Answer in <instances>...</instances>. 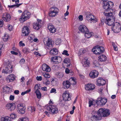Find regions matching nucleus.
Returning <instances> with one entry per match:
<instances>
[{
	"label": "nucleus",
	"instance_id": "obj_24",
	"mask_svg": "<svg viewBox=\"0 0 121 121\" xmlns=\"http://www.w3.org/2000/svg\"><path fill=\"white\" fill-rule=\"evenodd\" d=\"M42 67V70L44 71L49 72L51 71V69L49 66L45 64H43Z\"/></svg>",
	"mask_w": 121,
	"mask_h": 121
},
{
	"label": "nucleus",
	"instance_id": "obj_44",
	"mask_svg": "<svg viewBox=\"0 0 121 121\" xmlns=\"http://www.w3.org/2000/svg\"><path fill=\"white\" fill-rule=\"evenodd\" d=\"M19 121H29V120L27 117H23L20 118Z\"/></svg>",
	"mask_w": 121,
	"mask_h": 121
},
{
	"label": "nucleus",
	"instance_id": "obj_35",
	"mask_svg": "<svg viewBox=\"0 0 121 121\" xmlns=\"http://www.w3.org/2000/svg\"><path fill=\"white\" fill-rule=\"evenodd\" d=\"M69 80L70 82V83L74 85L76 83V79L73 77H71L69 79Z\"/></svg>",
	"mask_w": 121,
	"mask_h": 121
},
{
	"label": "nucleus",
	"instance_id": "obj_63",
	"mask_svg": "<svg viewBox=\"0 0 121 121\" xmlns=\"http://www.w3.org/2000/svg\"><path fill=\"white\" fill-rule=\"evenodd\" d=\"M58 76L59 78H61L63 77V74L62 73H60L58 74Z\"/></svg>",
	"mask_w": 121,
	"mask_h": 121
},
{
	"label": "nucleus",
	"instance_id": "obj_61",
	"mask_svg": "<svg viewBox=\"0 0 121 121\" xmlns=\"http://www.w3.org/2000/svg\"><path fill=\"white\" fill-rule=\"evenodd\" d=\"M41 90L43 91H47V89L46 87H42L41 88Z\"/></svg>",
	"mask_w": 121,
	"mask_h": 121
},
{
	"label": "nucleus",
	"instance_id": "obj_15",
	"mask_svg": "<svg viewBox=\"0 0 121 121\" xmlns=\"http://www.w3.org/2000/svg\"><path fill=\"white\" fill-rule=\"evenodd\" d=\"M107 102V99L101 97H99L96 101L97 104L99 105H104Z\"/></svg>",
	"mask_w": 121,
	"mask_h": 121
},
{
	"label": "nucleus",
	"instance_id": "obj_40",
	"mask_svg": "<svg viewBox=\"0 0 121 121\" xmlns=\"http://www.w3.org/2000/svg\"><path fill=\"white\" fill-rule=\"evenodd\" d=\"M42 75L44 77L46 78H49L50 77V75L48 73L43 72L42 73Z\"/></svg>",
	"mask_w": 121,
	"mask_h": 121
},
{
	"label": "nucleus",
	"instance_id": "obj_1",
	"mask_svg": "<svg viewBox=\"0 0 121 121\" xmlns=\"http://www.w3.org/2000/svg\"><path fill=\"white\" fill-rule=\"evenodd\" d=\"M116 11H114V13H104V14L106 16L105 23L108 25L111 26L114 22V16Z\"/></svg>",
	"mask_w": 121,
	"mask_h": 121
},
{
	"label": "nucleus",
	"instance_id": "obj_43",
	"mask_svg": "<svg viewBox=\"0 0 121 121\" xmlns=\"http://www.w3.org/2000/svg\"><path fill=\"white\" fill-rule=\"evenodd\" d=\"M9 35L7 34H5L3 37V39L4 41H6L8 39Z\"/></svg>",
	"mask_w": 121,
	"mask_h": 121
},
{
	"label": "nucleus",
	"instance_id": "obj_54",
	"mask_svg": "<svg viewBox=\"0 0 121 121\" xmlns=\"http://www.w3.org/2000/svg\"><path fill=\"white\" fill-rule=\"evenodd\" d=\"M56 89L54 88H52L50 91L51 93H54L55 94L56 93Z\"/></svg>",
	"mask_w": 121,
	"mask_h": 121
},
{
	"label": "nucleus",
	"instance_id": "obj_50",
	"mask_svg": "<svg viewBox=\"0 0 121 121\" xmlns=\"http://www.w3.org/2000/svg\"><path fill=\"white\" fill-rule=\"evenodd\" d=\"M103 88L101 87L99 89L98 92L99 94L101 95L103 93Z\"/></svg>",
	"mask_w": 121,
	"mask_h": 121
},
{
	"label": "nucleus",
	"instance_id": "obj_62",
	"mask_svg": "<svg viewBox=\"0 0 121 121\" xmlns=\"http://www.w3.org/2000/svg\"><path fill=\"white\" fill-rule=\"evenodd\" d=\"M25 60L24 59H22L20 61V63L21 64H22L24 63Z\"/></svg>",
	"mask_w": 121,
	"mask_h": 121
},
{
	"label": "nucleus",
	"instance_id": "obj_52",
	"mask_svg": "<svg viewBox=\"0 0 121 121\" xmlns=\"http://www.w3.org/2000/svg\"><path fill=\"white\" fill-rule=\"evenodd\" d=\"M94 101L92 100H90L89 101V107H91L92 105H93Z\"/></svg>",
	"mask_w": 121,
	"mask_h": 121
},
{
	"label": "nucleus",
	"instance_id": "obj_5",
	"mask_svg": "<svg viewBox=\"0 0 121 121\" xmlns=\"http://www.w3.org/2000/svg\"><path fill=\"white\" fill-rule=\"evenodd\" d=\"M30 13L27 11H25L22 13L19 21L21 22H23L27 19L30 18Z\"/></svg>",
	"mask_w": 121,
	"mask_h": 121
},
{
	"label": "nucleus",
	"instance_id": "obj_60",
	"mask_svg": "<svg viewBox=\"0 0 121 121\" xmlns=\"http://www.w3.org/2000/svg\"><path fill=\"white\" fill-rule=\"evenodd\" d=\"M3 20H0V27H2L3 25Z\"/></svg>",
	"mask_w": 121,
	"mask_h": 121
},
{
	"label": "nucleus",
	"instance_id": "obj_23",
	"mask_svg": "<svg viewBox=\"0 0 121 121\" xmlns=\"http://www.w3.org/2000/svg\"><path fill=\"white\" fill-rule=\"evenodd\" d=\"M106 83V81L104 79L100 78L98 79L97 80V85L99 86L103 85Z\"/></svg>",
	"mask_w": 121,
	"mask_h": 121
},
{
	"label": "nucleus",
	"instance_id": "obj_28",
	"mask_svg": "<svg viewBox=\"0 0 121 121\" xmlns=\"http://www.w3.org/2000/svg\"><path fill=\"white\" fill-rule=\"evenodd\" d=\"M84 33L85 37L88 38H90L94 35V33L93 32H89L88 29Z\"/></svg>",
	"mask_w": 121,
	"mask_h": 121
},
{
	"label": "nucleus",
	"instance_id": "obj_9",
	"mask_svg": "<svg viewBox=\"0 0 121 121\" xmlns=\"http://www.w3.org/2000/svg\"><path fill=\"white\" fill-rule=\"evenodd\" d=\"M121 27V25L119 23L116 22L112 26V30L114 32H117L120 30Z\"/></svg>",
	"mask_w": 121,
	"mask_h": 121
},
{
	"label": "nucleus",
	"instance_id": "obj_42",
	"mask_svg": "<svg viewBox=\"0 0 121 121\" xmlns=\"http://www.w3.org/2000/svg\"><path fill=\"white\" fill-rule=\"evenodd\" d=\"M22 52L24 53L27 54L29 52V49L28 48H25L22 50Z\"/></svg>",
	"mask_w": 121,
	"mask_h": 121
},
{
	"label": "nucleus",
	"instance_id": "obj_64",
	"mask_svg": "<svg viewBox=\"0 0 121 121\" xmlns=\"http://www.w3.org/2000/svg\"><path fill=\"white\" fill-rule=\"evenodd\" d=\"M33 41L34 42H38V40L37 38L36 37H35V38H34V39H33Z\"/></svg>",
	"mask_w": 121,
	"mask_h": 121
},
{
	"label": "nucleus",
	"instance_id": "obj_29",
	"mask_svg": "<svg viewBox=\"0 0 121 121\" xmlns=\"http://www.w3.org/2000/svg\"><path fill=\"white\" fill-rule=\"evenodd\" d=\"M107 59L106 56L104 55H102L99 56L98 57V60L100 62H104Z\"/></svg>",
	"mask_w": 121,
	"mask_h": 121
},
{
	"label": "nucleus",
	"instance_id": "obj_32",
	"mask_svg": "<svg viewBox=\"0 0 121 121\" xmlns=\"http://www.w3.org/2000/svg\"><path fill=\"white\" fill-rule=\"evenodd\" d=\"M0 121H11V119L9 117L6 116L1 117Z\"/></svg>",
	"mask_w": 121,
	"mask_h": 121
},
{
	"label": "nucleus",
	"instance_id": "obj_18",
	"mask_svg": "<svg viewBox=\"0 0 121 121\" xmlns=\"http://www.w3.org/2000/svg\"><path fill=\"white\" fill-rule=\"evenodd\" d=\"M41 20L40 19H37V22L34 23L33 25V28L36 30L39 29L41 27Z\"/></svg>",
	"mask_w": 121,
	"mask_h": 121
},
{
	"label": "nucleus",
	"instance_id": "obj_19",
	"mask_svg": "<svg viewBox=\"0 0 121 121\" xmlns=\"http://www.w3.org/2000/svg\"><path fill=\"white\" fill-rule=\"evenodd\" d=\"M29 32L28 27L26 26H24L22 30V36H27L28 35Z\"/></svg>",
	"mask_w": 121,
	"mask_h": 121
},
{
	"label": "nucleus",
	"instance_id": "obj_49",
	"mask_svg": "<svg viewBox=\"0 0 121 121\" xmlns=\"http://www.w3.org/2000/svg\"><path fill=\"white\" fill-rule=\"evenodd\" d=\"M61 40L59 39H57L56 41V44L57 45L60 44L61 43Z\"/></svg>",
	"mask_w": 121,
	"mask_h": 121
},
{
	"label": "nucleus",
	"instance_id": "obj_47",
	"mask_svg": "<svg viewBox=\"0 0 121 121\" xmlns=\"http://www.w3.org/2000/svg\"><path fill=\"white\" fill-rule=\"evenodd\" d=\"M94 64L95 66V67H98L99 65V62L97 61L96 60L94 61Z\"/></svg>",
	"mask_w": 121,
	"mask_h": 121
},
{
	"label": "nucleus",
	"instance_id": "obj_56",
	"mask_svg": "<svg viewBox=\"0 0 121 121\" xmlns=\"http://www.w3.org/2000/svg\"><path fill=\"white\" fill-rule=\"evenodd\" d=\"M9 100H13L14 99V95H11L9 97Z\"/></svg>",
	"mask_w": 121,
	"mask_h": 121
},
{
	"label": "nucleus",
	"instance_id": "obj_13",
	"mask_svg": "<svg viewBox=\"0 0 121 121\" xmlns=\"http://www.w3.org/2000/svg\"><path fill=\"white\" fill-rule=\"evenodd\" d=\"M95 86L93 84L88 83L85 86L86 90L89 92H91L95 90Z\"/></svg>",
	"mask_w": 121,
	"mask_h": 121
},
{
	"label": "nucleus",
	"instance_id": "obj_53",
	"mask_svg": "<svg viewBox=\"0 0 121 121\" xmlns=\"http://www.w3.org/2000/svg\"><path fill=\"white\" fill-rule=\"evenodd\" d=\"M19 46L20 47H23L25 46V44L23 43L22 41H21L19 43Z\"/></svg>",
	"mask_w": 121,
	"mask_h": 121
},
{
	"label": "nucleus",
	"instance_id": "obj_6",
	"mask_svg": "<svg viewBox=\"0 0 121 121\" xmlns=\"http://www.w3.org/2000/svg\"><path fill=\"white\" fill-rule=\"evenodd\" d=\"M47 110L52 114L57 113L58 111L57 107L55 105H48L47 107Z\"/></svg>",
	"mask_w": 121,
	"mask_h": 121
},
{
	"label": "nucleus",
	"instance_id": "obj_17",
	"mask_svg": "<svg viewBox=\"0 0 121 121\" xmlns=\"http://www.w3.org/2000/svg\"><path fill=\"white\" fill-rule=\"evenodd\" d=\"M16 107L15 104L14 103H13L8 104L5 106V108L11 111L14 110Z\"/></svg>",
	"mask_w": 121,
	"mask_h": 121
},
{
	"label": "nucleus",
	"instance_id": "obj_21",
	"mask_svg": "<svg viewBox=\"0 0 121 121\" xmlns=\"http://www.w3.org/2000/svg\"><path fill=\"white\" fill-rule=\"evenodd\" d=\"M16 76L13 74H11L7 76L6 78L7 81L8 82H13L15 80Z\"/></svg>",
	"mask_w": 121,
	"mask_h": 121
},
{
	"label": "nucleus",
	"instance_id": "obj_3",
	"mask_svg": "<svg viewBox=\"0 0 121 121\" xmlns=\"http://www.w3.org/2000/svg\"><path fill=\"white\" fill-rule=\"evenodd\" d=\"M97 113L99 116L101 117H105L110 115V111L108 109L101 108L97 112Z\"/></svg>",
	"mask_w": 121,
	"mask_h": 121
},
{
	"label": "nucleus",
	"instance_id": "obj_4",
	"mask_svg": "<svg viewBox=\"0 0 121 121\" xmlns=\"http://www.w3.org/2000/svg\"><path fill=\"white\" fill-rule=\"evenodd\" d=\"M86 19L88 22L91 23H95L98 21L97 17L89 13L86 14Z\"/></svg>",
	"mask_w": 121,
	"mask_h": 121
},
{
	"label": "nucleus",
	"instance_id": "obj_20",
	"mask_svg": "<svg viewBox=\"0 0 121 121\" xmlns=\"http://www.w3.org/2000/svg\"><path fill=\"white\" fill-rule=\"evenodd\" d=\"M98 72L96 70H94L91 71L90 73L89 76L92 78H97L99 75Z\"/></svg>",
	"mask_w": 121,
	"mask_h": 121
},
{
	"label": "nucleus",
	"instance_id": "obj_26",
	"mask_svg": "<svg viewBox=\"0 0 121 121\" xmlns=\"http://www.w3.org/2000/svg\"><path fill=\"white\" fill-rule=\"evenodd\" d=\"M79 29L80 31L83 33H85L88 30L86 26L84 25H80Z\"/></svg>",
	"mask_w": 121,
	"mask_h": 121
},
{
	"label": "nucleus",
	"instance_id": "obj_39",
	"mask_svg": "<svg viewBox=\"0 0 121 121\" xmlns=\"http://www.w3.org/2000/svg\"><path fill=\"white\" fill-rule=\"evenodd\" d=\"M86 51L85 49H81L79 50L78 54L79 55H81L86 53Z\"/></svg>",
	"mask_w": 121,
	"mask_h": 121
},
{
	"label": "nucleus",
	"instance_id": "obj_45",
	"mask_svg": "<svg viewBox=\"0 0 121 121\" xmlns=\"http://www.w3.org/2000/svg\"><path fill=\"white\" fill-rule=\"evenodd\" d=\"M21 4H15L11 5H9L8 6V7L9 8H13L14 7H19Z\"/></svg>",
	"mask_w": 121,
	"mask_h": 121
},
{
	"label": "nucleus",
	"instance_id": "obj_16",
	"mask_svg": "<svg viewBox=\"0 0 121 121\" xmlns=\"http://www.w3.org/2000/svg\"><path fill=\"white\" fill-rule=\"evenodd\" d=\"M51 59V61L55 64L60 63L62 60V58L58 56L52 57Z\"/></svg>",
	"mask_w": 121,
	"mask_h": 121
},
{
	"label": "nucleus",
	"instance_id": "obj_27",
	"mask_svg": "<svg viewBox=\"0 0 121 121\" xmlns=\"http://www.w3.org/2000/svg\"><path fill=\"white\" fill-rule=\"evenodd\" d=\"M63 86L64 89L69 88L70 86V83L68 81H66L63 82Z\"/></svg>",
	"mask_w": 121,
	"mask_h": 121
},
{
	"label": "nucleus",
	"instance_id": "obj_10",
	"mask_svg": "<svg viewBox=\"0 0 121 121\" xmlns=\"http://www.w3.org/2000/svg\"><path fill=\"white\" fill-rule=\"evenodd\" d=\"M59 10L56 8H53L51 9V10L49 12L50 16L53 17L56 16L58 14Z\"/></svg>",
	"mask_w": 121,
	"mask_h": 121
},
{
	"label": "nucleus",
	"instance_id": "obj_59",
	"mask_svg": "<svg viewBox=\"0 0 121 121\" xmlns=\"http://www.w3.org/2000/svg\"><path fill=\"white\" fill-rule=\"evenodd\" d=\"M4 88L5 89H7V91H9L10 90V88L6 86H4Z\"/></svg>",
	"mask_w": 121,
	"mask_h": 121
},
{
	"label": "nucleus",
	"instance_id": "obj_30",
	"mask_svg": "<svg viewBox=\"0 0 121 121\" xmlns=\"http://www.w3.org/2000/svg\"><path fill=\"white\" fill-rule=\"evenodd\" d=\"M48 28L49 30L52 33H54L56 31V29L53 25H49L48 26Z\"/></svg>",
	"mask_w": 121,
	"mask_h": 121
},
{
	"label": "nucleus",
	"instance_id": "obj_34",
	"mask_svg": "<svg viewBox=\"0 0 121 121\" xmlns=\"http://www.w3.org/2000/svg\"><path fill=\"white\" fill-rule=\"evenodd\" d=\"M37 97L38 99H40L41 97V94L39 90L37 89L35 91Z\"/></svg>",
	"mask_w": 121,
	"mask_h": 121
},
{
	"label": "nucleus",
	"instance_id": "obj_41",
	"mask_svg": "<svg viewBox=\"0 0 121 121\" xmlns=\"http://www.w3.org/2000/svg\"><path fill=\"white\" fill-rule=\"evenodd\" d=\"M70 60L68 58H66L64 60V63L67 64L69 63V65H68V66H70Z\"/></svg>",
	"mask_w": 121,
	"mask_h": 121
},
{
	"label": "nucleus",
	"instance_id": "obj_36",
	"mask_svg": "<svg viewBox=\"0 0 121 121\" xmlns=\"http://www.w3.org/2000/svg\"><path fill=\"white\" fill-rule=\"evenodd\" d=\"M52 84L53 86H56L58 83V81L57 79H52L51 81Z\"/></svg>",
	"mask_w": 121,
	"mask_h": 121
},
{
	"label": "nucleus",
	"instance_id": "obj_8",
	"mask_svg": "<svg viewBox=\"0 0 121 121\" xmlns=\"http://www.w3.org/2000/svg\"><path fill=\"white\" fill-rule=\"evenodd\" d=\"M104 48L101 46H96L94 47L92 49V51L93 53L96 55L103 53L104 51Z\"/></svg>",
	"mask_w": 121,
	"mask_h": 121
},
{
	"label": "nucleus",
	"instance_id": "obj_14",
	"mask_svg": "<svg viewBox=\"0 0 121 121\" xmlns=\"http://www.w3.org/2000/svg\"><path fill=\"white\" fill-rule=\"evenodd\" d=\"M82 64L83 67L84 68H88L90 66V61L88 60L87 57H85L82 60Z\"/></svg>",
	"mask_w": 121,
	"mask_h": 121
},
{
	"label": "nucleus",
	"instance_id": "obj_11",
	"mask_svg": "<svg viewBox=\"0 0 121 121\" xmlns=\"http://www.w3.org/2000/svg\"><path fill=\"white\" fill-rule=\"evenodd\" d=\"M25 108L22 104H19L17 106V111L19 114H23L25 112Z\"/></svg>",
	"mask_w": 121,
	"mask_h": 121
},
{
	"label": "nucleus",
	"instance_id": "obj_38",
	"mask_svg": "<svg viewBox=\"0 0 121 121\" xmlns=\"http://www.w3.org/2000/svg\"><path fill=\"white\" fill-rule=\"evenodd\" d=\"M10 117L11 119H15L17 117V115L16 114L13 113L10 115Z\"/></svg>",
	"mask_w": 121,
	"mask_h": 121
},
{
	"label": "nucleus",
	"instance_id": "obj_31",
	"mask_svg": "<svg viewBox=\"0 0 121 121\" xmlns=\"http://www.w3.org/2000/svg\"><path fill=\"white\" fill-rule=\"evenodd\" d=\"M58 51L57 49L54 48L50 51V54L51 55H56L57 54Z\"/></svg>",
	"mask_w": 121,
	"mask_h": 121
},
{
	"label": "nucleus",
	"instance_id": "obj_46",
	"mask_svg": "<svg viewBox=\"0 0 121 121\" xmlns=\"http://www.w3.org/2000/svg\"><path fill=\"white\" fill-rule=\"evenodd\" d=\"M7 27L8 30L10 31L12 30L13 29V26L10 24H8V25Z\"/></svg>",
	"mask_w": 121,
	"mask_h": 121
},
{
	"label": "nucleus",
	"instance_id": "obj_12",
	"mask_svg": "<svg viewBox=\"0 0 121 121\" xmlns=\"http://www.w3.org/2000/svg\"><path fill=\"white\" fill-rule=\"evenodd\" d=\"M64 100L69 101L71 99V95L68 91H65L64 92L62 95Z\"/></svg>",
	"mask_w": 121,
	"mask_h": 121
},
{
	"label": "nucleus",
	"instance_id": "obj_58",
	"mask_svg": "<svg viewBox=\"0 0 121 121\" xmlns=\"http://www.w3.org/2000/svg\"><path fill=\"white\" fill-rule=\"evenodd\" d=\"M44 113L48 117H49L50 116V112H48L47 111H45L44 112Z\"/></svg>",
	"mask_w": 121,
	"mask_h": 121
},
{
	"label": "nucleus",
	"instance_id": "obj_7",
	"mask_svg": "<svg viewBox=\"0 0 121 121\" xmlns=\"http://www.w3.org/2000/svg\"><path fill=\"white\" fill-rule=\"evenodd\" d=\"M6 65L5 69H3L2 72L6 73H11L13 70V66L11 65V62L8 61L7 62Z\"/></svg>",
	"mask_w": 121,
	"mask_h": 121
},
{
	"label": "nucleus",
	"instance_id": "obj_51",
	"mask_svg": "<svg viewBox=\"0 0 121 121\" xmlns=\"http://www.w3.org/2000/svg\"><path fill=\"white\" fill-rule=\"evenodd\" d=\"M62 54L67 56H69V54L68 53V51L66 50H64L63 52L62 53Z\"/></svg>",
	"mask_w": 121,
	"mask_h": 121
},
{
	"label": "nucleus",
	"instance_id": "obj_22",
	"mask_svg": "<svg viewBox=\"0 0 121 121\" xmlns=\"http://www.w3.org/2000/svg\"><path fill=\"white\" fill-rule=\"evenodd\" d=\"M11 18L10 15L8 13H5L3 14L2 18L4 21L8 22L10 20Z\"/></svg>",
	"mask_w": 121,
	"mask_h": 121
},
{
	"label": "nucleus",
	"instance_id": "obj_55",
	"mask_svg": "<svg viewBox=\"0 0 121 121\" xmlns=\"http://www.w3.org/2000/svg\"><path fill=\"white\" fill-rule=\"evenodd\" d=\"M78 18L80 21H82L83 20V16L82 15H79L78 16Z\"/></svg>",
	"mask_w": 121,
	"mask_h": 121
},
{
	"label": "nucleus",
	"instance_id": "obj_57",
	"mask_svg": "<svg viewBox=\"0 0 121 121\" xmlns=\"http://www.w3.org/2000/svg\"><path fill=\"white\" fill-rule=\"evenodd\" d=\"M36 79L38 81H40L42 79V78L41 76H37L36 77Z\"/></svg>",
	"mask_w": 121,
	"mask_h": 121
},
{
	"label": "nucleus",
	"instance_id": "obj_48",
	"mask_svg": "<svg viewBox=\"0 0 121 121\" xmlns=\"http://www.w3.org/2000/svg\"><path fill=\"white\" fill-rule=\"evenodd\" d=\"M43 83L46 85H48L50 84V81L46 79L45 81H43Z\"/></svg>",
	"mask_w": 121,
	"mask_h": 121
},
{
	"label": "nucleus",
	"instance_id": "obj_33",
	"mask_svg": "<svg viewBox=\"0 0 121 121\" xmlns=\"http://www.w3.org/2000/svg\"><path fill=\"white\" fill-rule=\"evenodd\" d=\"M28 110L30 111L31 113H34L35 110V107L33 106H29L28 108Z\"/></svg>",
	"mask_w": 121,
	"mask_h": 121
},
{
	"label": "nucleus",
	"instance_id": "obj_37",
	"mask_svg": "<svg viewBox=\"0 0 121 121\" xmlns=\"http://www.w3.org/2000/svg\"><path fill=\"white\" fill-rule=\"evenodd\" d=\"M35 36L33 34H30L28 37V39L30 40V41L32 42L34 38L35 37Z\"/></svg>",
	"mask_w": 121,
	"mask_h": 121
},
{
	"label": "nucleus",
	"instance_id": "obj_25",
	"mask_svg": "<svg viewBox=\"0 0 121 121\" xmlns=\"http://www.w3.org/2000/svg\"><path fill=\"white\" fill-rule=\"evenodd\" d=\"M44 43H45L46 42L47 45L50 47H52L53 44L51 42V40L49 38H47L46 39H44L43 41Z\"/></svg>",
	"mask_w": 121,
	"mask_h": 121
},
{
	"label": "nucleus",
	"instance_id": "obj_2",
	"mask_svg": "<svg viewBox=\"0 0 121 121\" xmlns=\"http://www.w3.org/2000/svg\"><path fill=\"white\" fill-rule=\"evenodd\" d=\"M103 8L105 9V11L104 13L106 12L107 11H111L109 13L112 12V8L113 7L114 4L113 2L111 1H104L103 4Z\"/></svg>",
	"mask_w": 121,
	"mask_h": 121
}]
</instances>
